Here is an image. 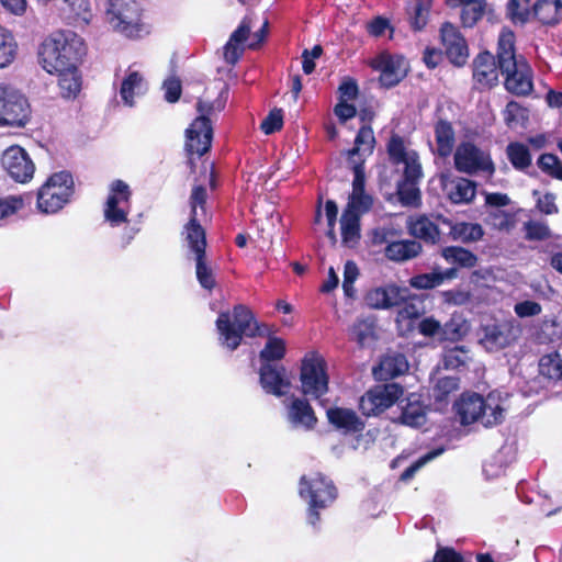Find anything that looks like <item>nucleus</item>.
I'll return each instance as SVG.
<instances>
[{
  "label": "nucleus",
  "mask_w": 562,
  "mask_h": 562,
  "mask_svg": "<svg viewBox=\"0 0 562 562\" xmlns=\"http://www.w3.org/2000/svg\"><path fill=\"white\" fill-rule=\"evenodd\" d=\"M85 54L83 40L71 31H59L47 36L38 47L41 67L49 75L79 65Z\"/></svg>",
  "instance_id": "nucleus-1"
},
{
  "label": "nucleus",
  "mask_w": 562,
  "mask_h": 562,
  "mask_svg": "<svg viewBox=\"0 0 562 562\" xmlns=\"http://www.w3.org/2000/svg\"><path fill=\"white\" fill-rule=\"evenodd\" d=\"M515 35L502 30L497 43L498 68L505 75L506 89L515 94H528L532 90L531 69L522 56L515 53Z\"/></svg>",
  "instance_id": "nucleus-2"
},
{
  "label": "nucleus",
  "mask_w": 562,
  "mask_h": 562,
  "mask_svg": "<svg viewBox=\"0 0 562 562\" xmlns=\"http://www.w3.org/2000/svg\"><path fill=\"white\" fill-rule=\"evenodd\" d=\"M225 101L217 97L214 100L201 99L196 104L199 116L187 130V149L199 156L204 155L211 147L213 130L211 117L221 112Z\"/></svg>",
  "instance_id": "nucleus-3"
},
{
  "label": "nucleus",
  "mask_w": 562,
  "mask_h": 562,
  "mask_svg": "<svg viewBox=\"0 0 562 562\" xmlns=\"http://www.w3.org/2000/svg\"><path fill=\"white\" fill-rule=\"evenodd\" d=\"M457 412L463 425L479 422L491 427L504 418V407L495 393H490L485 398L477 394L464 395L457 404Z\"/></svg>",
  "instance_id": "nucleus-4"
},
{
  "label": "nucleus",
  "mask_w": 562,
  "mask_h": 562,
  "mask_svg": "<svg viewBox=\"0 0 562 562\" xmlns=\"http://www.w3.org/2000/svg\"><path fill=\"white\" fill-rule=\"evenodd\" d=\"M216 328L221 345L229 350H235L240 345L243 336L254 337L258 331L251 312L243 305L236 306L232 314L221 313L216 319Z\"/></svg>",
  "instance_id": "nucleus-5"
},
{
  "label": "nucleus",
  "mask_w": 562,
  "mask_h": 562,
  "mask_svg": "<svg viewBox=\"0 0 562 562\" xmlns=\"http://www.w3.org/2000/svg\"><path fill=\"white\" fill-rule=\"evenodd\" d=\"M108 23L127 37H140L148 30L142 22V10L135 0H110Z\"/></svg>",
  "instance_id": "nucleus-6"
},
{
  "label": "nucleus",
  "mask_w": 562,
  "mask_h": 562,
  "mask_svg": "<svg viewBox=\"0 0 562 562\" xmlns=\"http://www.w3.org/2000/svg\"><path fill=\"white\" fill-rule=\"evenodd\" d=\"M74 193V179L68 171L53 173L37 193V207L42 213H56L67 204Z\"/></svg>",
  "instance_id": "nucleus-7"
},
{
  "label": "nucleus",
  "mask_w": 562,
  "mask_h": 562,
  "mask_svg": "<svg viewBox=\"0 0 562 562\" xmlns=\"http://www.w3.org/2000/svg\"><path fill=\"white\" fill-rule=\"evenodd\" d=\"M299 493L310 504L308 520L312 525H316L319 519L316 510L325 508L336 498V488L321 473L303 475L300 480Z\"/></svg>",
  "instance_id": "nucleus-8"
},
{
  "label": "nucleus",
  "mask_w": 562,
  "mask_h": 562,
  "mask_svg": "<svg viewBox=\"0 0 562 562\" xmlns=\"http://www.w3.org/2000/svg\"><path fill=\"white\" fill-rule=\"evenodd\" d=\"M30 117L27 98L11 86L0 85V126L23 127Z\"/></svg>",
  "instance_id": "nucleus-9"
},
{
  "label": "nucleus",
  "mask_w": 562,
  "mask_h": 562,
  "mask_svg": "<svg viewBox=\"0 0 562 562\" xmlns=\"http://www.w3.org/2000/svg\"><path fill=\"white\" fill-rule=\"evenodd\" d=\"M132 192L123 180H114L109 186V193L103 207L104 221L110 226H120L127 222L131 212Z\"/></svg>",
  "instance_id": "nucleus-10"
},
{
  "label": "nucleus",
  "mask_w": 562,
  "mask_h": 562,
  "mask_svg": "<svg viewBox=\"0 0 562 562\" xmlns=\"http://www.w3.org/2000/svg\"><path fill=\"white\" fill-rule=\"evenodd\" d=\"M205 189L202 186H195L191 193L190 221L184 228L186 240L195 256H199L200 249L203 254H205V233L200 225L201 217L205 215Z\"/></svg>",
  "instance_id": "nucleus-11"
},
{
  "label": "nucleus",
  "mask_w": 562,
  "mask_h": 562,
  "mask_svg": "<svg viewBox=\"0 0 562 562\" xmlns=\"http://www.w3.org/2000/svg\"><path fill=\"white\" fill-rule=\"evenodd\" d=\"M302 392L314 398H319L328 390V376L325 371V361L322 357L312 355L306 357L301 369Z\"/></svg>",
  "instance_id": "nucleus-12"
},
{
  "label": "nucleus",
  "mask_w": 562,
  "mask_h": 562,
  "mask_svg": "<svg viewBox=\"0 0 562 562\" xmlns=\"http://www.w3.org/2000/svg\"><path fill=\"white\" fill-rule=\"evenodd\" d=\"M456 169L463 173L484 171L492 173L494 166L490 155L471 142L461 143L454 153Z\"/></svg>",
  "instance_id": "nucleus-13"
},
{
  "label": "nucleus",
  "mask_w": 562,
  "mask_h": 562,
  "mask_svg": "<svg viewBox=\"0 0 562 562\" xmlns=\"http://www.w3.org/2000/svg\"><path fill=\"white\" fill-rule=\"evenodd\" d=\"M403 395V389L395 383L376 385L360 398V409L367 416L378 415L391 407Z\"/></svg>",
  "instance_id": "nucleus-14"
},
{
  "label": "nucleus",
  "mask_w": 562,
  "mask_h": 562,
  "mask_svg": "<svg viewBox=\"0 0 562 562\" xmlns=\"http://www.w3.org/2000/svg\"><path fill=\"white\" fill-rule=\"evenodd\" d=\"M3 170L16 182L26 183L32 180L35 166L29 154L20 146H10L1 155Z\"/></svg>",
  "instance_id": "nucleus-15"
},
{
  "label": "nucleus",
  "mask_w": 562,
  "mask_h": 562,
  "mask_svg": "<svg viewBox=\"0 0 562 562\" xmlns=\"http://www.w3.org/2000/svg\"><path fill=\"white\" fill-rule=\"evenodd\" d=\"M483 194L486 207L485 223L498 231H509L515 224V216L504 207L510 204V198L498 192H484Z\"/></svg>",
  "instance_id": "nucleus-16"
},
{
  "label": "nucleus",
  "mask_w": 562,
  "mask_h": 562,
  "mask_svg": "<svg viewBox=\"0 0 562 562\" xmlns=\"http://www.w3.org/2000/svg\"><path fill=\"white\" fill-rule=\"evenodd\" d=\"M369 65L380 71V82L385 87L397 85L407 72V64L402 56L383 52L372 58Z\"/></svg>",
  "instance_id": "nucleus-17"
},
{
  "label": "nucleus",
  "mask_w": 562,
  "mask_h": 562,
  "mask_svg": "<svg viewBox=\"0 0 562 562\" xmlns=\"http://www.w3.org/2000/svg\"><path fill=\"white\" fill-rule=\"evenodd\" d=\"M389 155L396 165H404V180L419 181L423 177V169L419 157L415 150L405 147L402 138L393 136L387 146Z\"/></svg>",
  "instance_id": "nucleus-18"
},
{
  "label": "nucleus",
  "mask_w": 562,
  "mask_h": 562,
  "mask_svg": "<svg viewBox=\"0 0 562 562\" xmlns=\"http://www.w3.org/2000/svg\"><path fill=\"white\" fill-rule=\"evenodd\" d=\"M518 329L513 322L492 323L482 327L480 342L488 351H498L517 338Z\"/></svg>",
  "instance_id": "nucleus-19"
},
{
  "label": "nucleus",
  "mask_w": 562,
  "mask_h": 562,
  "mask_svg": "<svg viewBox=\"0 0 562 562\" xmlns=\"http://www.w3.org/2000/svg\"><path fill=\"white\" fill-rule=\"evenodd\" d=\"M408 295L409 290L407 288L387 284L369 291L366 295V301L370 307L384 310L398 305L406 300Z\"/></svg>",
  "instance_id": "nucleus-20"
},
{
  "label": "nucleus",
  "mask_w": 562,
  "mask_h": 562,
  "mask_svg": "<svg viewBox=\"0 0 562 562\" xmlns=\"http://www.w3.org/2000/svg\"><path fill=\"white\" fill-rule=\"evenodd\" d=\"M441 40L449 59L454 65H463L467 61L469 52L465 40L457 27L450 23H445L441 27Z\"/></svg>",
  "instance_id": "nucleus-21"
},
{
  "label": "nucleus",
  "mask_w": 562,
  "mask_h": 562,
  "mask_svg": "<svg viewBox=\"0 0 562 562\" xmlns=\"http://www.w3.org/2000/svg\"><path fill=\"white\" fill-rule=\"evenodd\" d=\"M328 423L338 431L349 435L363 430L364 423L355 411L346 407H329L326 411Z\"/></svg>",
  "instance_id": "nucleus-22"
},
{
  "label": "nucleus",
  "mask_w": 562,
  "mask_h": 562,
  "mask_svg": "<svg viewBox=\"0 0 562 562\" xmlns=\"http://www.w3.org/2000/svg\"><path fill=\"white\" fill-rule=\"evenodd\" d=\"M260 384L262 389L278 397L288 393L291 382L283 368H278L270 363H265L260 368Z\"/></svg>",
  "instance_id": "nucleus-23"
},
{
  "label": "nucleus",
  "mask_w": 562,
  "mask_h": 562,
  "mask_svg": "<svg viewBox=\"0 0 562 562\" xmlns=\"http://www.w3.org/2000/svg\"><path fill=\"white\" fill-rule=\"evenodd\" d=\"M252 20L249 16L243 19L238 27L232 33L224 47V58L229 64H235L248 47L247 40H250Z\"/></svg>",
  "instance_id": "nucleus-24"
},
{
  "label": "nucleus",
  "mask_w": 562,
  "mask_h": 562,
  "mask_svg": "<svg viewBox=\"0 0 562 562\" xmlns=\"http://www.w3.org/2000/svg\"><path fill=\"white\" fill-rule=\"evenodd\" d=\"M147 88L144 75L128 68L121 83L120 97L125 105L133 106L136 99L146 93Z\"/></svg>",
  "instance_id": "nucleus-25"
},
{
  "label": "nucleus",
  "mask_w": 562,
  "mask_h": 562,
  "mask_svg": "<svg viewBox=\"0 0 562 562\" xmlns=\"http://www.w3.org/2000/svg\"><path fill=\"white\" fill-rule=\"evenodd\" d=\"M53 75L57 78L59 94L64 99H75L79 94L82 78L78 65L65 68L60 72H54Z\"/></svg>",
  "instance_id": "nucleus-26"
},
{
  "label": "nucleus",
  "mask_w": 562,
  "mask_h": 562,
  "mask_svg": "<svg viewBox=\"0 0 562 562\" xmlns=\"http://www.w3.org/2000/svg\"><path fill=\"white\" fill-rule=\"evenodd\" d=\"M288 420L293 427L312 429L317 418L311 405L301 398H295L288 407Z\"/></svg>",
  "instance_id": "nucleus-27"
},
{
  "label": "nucleus",
  "mask_w": 562,
  "mask_h": 562,
  "mask_svg": "<svg viewBox=\"0 0 562 562\" xmlns=\"http://www.w3.org/2000/svg\"><path fill=\"white\" fill-rule=\"evenodd\" d=\"M473 77L483 87H491L497 82L498 68L491 53H482L474 59Z\"/></svg>",
  "instance_id": "nucleus-28"
},
{
  "label": "nucleus",
  "mask_w": 562,
  "mask_h": 562,
  "mask_svg": "<svg viewBox=\"0 0 562 562\" xmlns=\"http://www.w3.org/2000/svg\"><path fill=\"white\" fill-rule=\"evenodd\" d=\"M60 12L77 23L88 24L93 16L89 0H60Z\"/></svg>",
  "instance_id": "nucleus-29"
},
{
  "label": "nucleus",
  "mask_w": 562,
  "mask_h": 562,
  "mask_svg": "<svg viewBox=\"0 0 562 562\" xmlns=\"http://www.w3.org/2000/svg\"><path fill=\"white\" fill-rule=\"evenodd\" d=\"M408 370V362L401 353H391L383 357L374 374L378 379H392L405 373Z\"/></svg>",
  "instance_id": "nucleus-30"
},
{
  "label": "nucleus",
  "mask_w": 562,
  "mask_h": 562,
  "mask_svg": "<svg viewBox=\"0 0 562 562\" xmlns=\"http://www.w3.org/2000/svg\"><path fill=\"white\" fill-rule=\"evenodd\" d=\"M447 194L454 204H468L475 198L476 184L469 179L458 178L447 187Z\"/></svg>",
  "instance_id": "nucleus-31"
},
{
  "label": "nucleus",
  "mask_w": 562,
  "mask_h": 562,
  "mask_svg": "<svg viewBox=\"0 0 562 562\" xmlns=\"http://www.w3.org/2000/svg\"><path fill=\"white\" fill-rule=\"evenodd\" d=\"M426 407L414 395L406 400V404L402 405V414L400 422L409 427H420L426 423Z\"/></svg>",
  "instance_id": "nucleus-32"
},
{
  "label": "nucleus",
  "mask_w": 562,
  "mask_h": 562,
  "mask_svg": "<svg viewBox=\"0 0 562 562\" xmlns=\"http://www.w3.org/2000/svg\"><path fill=\"white\" fill-rule=\"evenodd\" d=\"M407 228L413 236L424 239L425 241L434 244L439 238V231L436 224L423 215L409 217Z\"/></svg>",
  "instance_id": "nucleus-33"
},
{
  "label": "nucleus",
  "mask_w": 562,
  "mask_h": 562,
  "mask_svg": "<svg viewBox=\"0 0 562 562\" xmlns=\"http://www.w3.org/2000/svg\"><path fill=\"white\" fill-rule=\"evenodd\" d=\"M341 243L344 246L352 248L360 239V217L350 214V211H344L340 218Z\"/></svg>",
  "instance_id": "nucleus-34"
},
{
  "label": "nucleus",
  "mask_w": 562,
  "mask_h": 562,
  "mask_svg": "<svg viewBox=\"0 0 562 562\" xmlns=\"http://www.w3.org/2000/svg\"><path fill=\"white\" fill-rule=\"evenodd\" d=\"M422 246L415 240H400L391 243L385 249V256L394 261H404L416 257Z\"/></svg>",
  "instance_id": "nucleus-35"
},
{
  "label": "nucleus",
  "mask_w": 562,
  "mask_h": 562,
  "mask_svg": "<svg viewBox=\"0 0 562 562\" xmlns=\"http://www.w3.org/2000/svg\"><path fill=\"white\" fill-rule=\"evenodd\" d=\"M437 154L447 157L452 153L454 146V132L450 123L440 121L435 126Z\"/></svg>",
  "instance_id": "nucleus-36"
},
{
  "label": "nucleus",
  "mask_w": 562,
  "mask_h": 562,
  "mask_svg": "<svg viewBox=\"0 0 562 562\" xmlns=\"http://www.w3.org/2000/svg\"><path fill=\"white\" fill-rule=\"evenodd\" d=\"M441 256L448 263L461 268H473L477 262V257L472 251L458 246L442 248Z\"/></svg>",
  "instance_id": "nucleus-37"
},
{
  "label": "nucleus",
  "mask_w": 562,
  "mask_h": 562,
  "mask_svg": "<svg viewBox=\"0 0 562 562\" xmlns=\"http://www.w3.org/2000/svg\"><path fill=\"white\" fill-rule=\"evenodd\" d=\"M450 235L454 240L473 243L482 239L484 231L477 223L460 222L451 227Z\"/></svg>",
  "instance_id": "nucleus-38"
},
{
  "label": "nucleus",
  "mask_w": 562,
  "mask_h": 562,
  "mask_svg": "<svg viewBox=\"0 0 562 562\" xmlns=\"http://www.w3.org/2000/svg\"><path fill=\"white\" fill-rule=\"evenodd\" d=\"M532 14L543 24H555L561 19V10L554 0H537Z\"/></svg>",
  "instance_id": "nucleus-39"
},
{
  "label": "nucleus",
  "mask_w": 562,
  "mask_h": 562,
  "mask_svg": "<svg viewBox=\"0 0 562 562\" xmlns=\"http://www.w3.org/2000/svg\"><path fill=\"white\" fill-rule=\"evenodd\" d=\"M18 43L12 33L0 27V68L9 66L16 57Z\"/></svg>",
  "instance_id": "nucleus-40"
},
{
  "label": "nucleus",
  "mask_w": 562,
  "mask_h": 562,
  "mask_svg": "<svg viewBox=\"0 0 562 562\" xmlns=\"http://www.w3.org/2000/svg\"><path fill=\"white\" fill-rule=\"evenodd\" d=\"M539 372L548 380L558 381L562 378V359L558 352H551L541 357Z\"/></svg>",
  "instance_id": "nucleus-41"
},
{
  "label": "nucleus",
  "mask_w": 562,
  "mask_h": 562,
  "mask_svg": "<svg viewBox=\"0 0 562 562\" xmlns=\"http://www.w3.org/2000/svg\"><path fill=\"white\" fill-rule=\"evenodd\" d=\"M442 361L446 369L457 370L471 361L470 351L463 346H456L443 352Z\"/></svg>",
  "instance_id": "nucleus-42"
},
{
  "label": "nucleus",
  "mask_w": 562,
  "mask_h": 562,
  "mask_svg": "<svg viewBox=\"0 0 562 562\" xmlns=\"http://www.w3.org/2000/svg\"><path fill=\"white\" fill-rule=\"evenodd\" d=\"M195 276L202 288L212 290L215 286L213 270L201 249L199 256H195Z\"/></svg>",
  "instance_id": "nucleus-43"
},
{
  "label": "nucleus",
  "mask_w": 562,
  "mask_h": 562,
  "mask_svg": "<svg viewBox=\"0 0 562 562\" xmlns=\"http://www.w3.org/2000/svg\"><path fill=\"white\" fill-rule=\"evenodd\" d=\"M419 181L402 180L397 186L400 201L406 206H416L420 201Z\"/></svg>",
  "instance_id": "nucleus-44"
},
{
  "label": "nucleus",
  "mask_w": 562,
  "mask_h": 562,
  "mask_svg": "<svg viewBox=\"0 0 562 562\" xmlns=\"http://www.w3.org/2000/svg\"><path fill=\"white\" fill-rule=\"evenodd\" d=\"M374 142H375V139H374L372 128L369 126H362L357 134V137L355 140V145H356L355 148H352L348 153L350 158H352L353 156H356L358 154H361V155L371 154L373 150Z\"/></svg>",
  "instance_id": "nucleus-45"
},
{
  "label": "nucleus",
  "mask_w": 562,
  "mask_h": 562,
  "mask_svg": "<svg viewBox=\"0 0 562 562\" xmlns=\"http://www.w3.org/2000/svg\"><path fill=\"white\" fill-rule=\"evenodd\" d=\"M487 11L486 0L474 1V4L464 7L461 11V21L465 27L474 26Z\"/></svg>",
  "instance_id": "nucleus-46"
},
{
  "label": "nucleus",
  "mask_w": 562,
  "mask_h": 562,
  "mask_svg": "<svg viewBox=\"0 0 562 562\" xmlns=\"http://www.w3.org/2000/svg\"><path fill=\"white\" fill-rule=\"evenodd\" d=\"M507 156L513 166L517 169L527 168L531 162V157L527 146L519 143L508 145Z\"/></svg>",
  "instance_id": "nucleus-47"
},
{
  "label": "nucleus",
  "mask_w": 562,
  "mask_h": 562,
  "mask_svg": "<svg viewBox=\"0 0 562 562\" xmlns=\"http://www.w3.org/2000/svg\"><path fill=\"white\" fill-rule=\"evenodd\" d=\"M374 334V323L370 318L358 319L351 329V336L360 345H366L372 340Z\"/></svg>",
  "instance_id": "nucleus-48"
},
{
  "label": "nucleus",
  "mask_w": 562,
  "mask_h": 562,
  "mask_svg": "<svg viewBox=\"0 0 562 562\" xmlns=\"http://www.w3.org/2000/svg\"><path fill=\"white\" fill-rule=\"evenodd\" d=\"M285 353V344L281 338L270 337L267 345L260 352V358L265 361L280 360Z\"/></svg>",
  "instance_id": "nucleus-49"
},
{
  "label": "nucleus",
  "mask_w": 562,
  "mask_h": 562,
  "mask_svg": "<svg viewBox=\"0 0 562 562\" xmlns=\"http://www.w3.org/2000/svg\"><path fill=\"white\" fill-rule=\"evenodd\" d=\"M371 196L364 192L351 193L349 202L344 211H350V214L358 215L360 217L371 207Z\"/></svg>",
  "instance_id": "nucleus-50"
},
{
  "label": "nucleus",
  "mask_w": 562,
  "mask_h": 562,
  "mask_svg": "<svg viewBox=\"0 0 562 562\" xmlns=\"http://www.w3.org/2000/svg\"><path fill=\"white\" fill-rule=\"evenodd\" d=\"M530 0H509L508 13L514 22L525 23L529 20L532 11H530Z\"/></svg>",
  "instance_id": "nucleus-51"
},
{
  "label": "nucleus",
  "mask_w": 562,
  "mask_h": 562,
  "mask_svg": "<svg viewBox=\"0 0 562 562\" xmlns=\"http://www.w3.org/2000/svg\"><path fill=\"white\" fill-rule=\"evenodd\" d=\"M459 387L457 378L445 376L437 380L434 386V397L437 401H445L449 394L456 392Z\"/></svg>",
  "instance_id": "nucleus-52"
},
{
  "label": "nucleus",
  "mask_w": 562,
  "mask_h": 562,
  "mask_svg": "<svg viewBox=\"0 0 562 562\" xmlns=\"http://www.w3.org/2000/svg\"><path fill=\"white\" fill-rule=\"evenodd\" d=\"M539 168L551 177L562 180V164L552 154H543L538 159Z\"/></svg>",
  "instance_id": "nucleus-53"
},
{
  "label": "nucleus",
  "mask_w": 562,
  "mask_h": 562,
  "mask_svg": "<svg viewBox=\"0 0 562 562\" xmlns=\"http://www.w3.org/2000/svg\"><path fill=\"white\" fill-rule=\"evenodd\" d=\"M411 286L418 290H429L441 284V278L437 271L418 274L409 279Z\"/></svg>",
  "instance_id": "nucleus-54"
},
{
  "label": "nucleus",
  "mask_w": 562,
  "mask_h": 562,
  "mask_svg": "<svg viewBox=\"0 0 562 562\" xmlns=\"http://www.w3.org/2000/svg\"><path fill=\"white\" fill-rule=\"evenodd\" d=\"M443 452V448L434 449L423 457H420L417 461H415L411 467H408L401 475L403 481H408L414 476V474L422 469L425 464L439 457Z\"/></svg>",
  "instance_id": "nucleus-55"
},
{
  "label": "nucleus",
  "mask_w": 562,
  "mask_h": 562,
  "mask_svg": "<svg viewBox=\"0 0 562 562\" xmlns=\"http://www.w3.org/2000/svg\"><path fill=\"white\" fill-rule=\"evenodd\" d=\"M431 7V0H418L414 8V16L412 18V26L415 30H422L427 23L428 12Z\"/></svg>",
  "instance_id": "nucleus-56"
},
{
  "label": "nucleus",
  "mask_w": 562,
  "mask_h": 562,
  "mask_svg": "<svg viewBox=\"0 0 562 562\" xmlns=\"http://www.w3.org/2000/svg\"><path fill=\"white\" fill-rule=\"evenodd\" d=\"M359 276V269L353 261H347L344 268L342 289L347 296L351 297L355 293L353 282Z\"/></svg>",
  "instance_id": "nucleus-57"
},
{
  "label": "nucleus",
  "mask_w": 562,
  "mask_h": 562,
  "mask_svg": "<svg viewBox=\"0 0 562 562\" xmlns=\"http://www.w3.org/2000/svg\"><path fill=\"white\" fill-rule=\"evenodd\" d=\"M283 125V112L281 109H273L261 123V130L265 134L269 135L279 130Z\"/></svg>",
  "instance_id": "nucleus-58"
},
{
  "label": "nucleus",
  "mask_w": 562,
  "mask_h": 562,
  "mask_svg": "<svg viewBox=\"0 0 562 562\" xmlns=\"http://www.w3.org/2000/svg\"><path fill=\"white\" fill-rule=\"evenodd\" d=\"M23 207V200L20 196L9 195L0 198V218H5Z\"/></svg>",
  "instance_id": "nucleus-59"
},
{
  "label": "nucleus",
  "mask_w": 562,
  "mask_h": 562,
  "mask_svg": "<svg viewBox=\"0 0 562 562\" xmlns=\"http://www.w3.org/2000/svg\"><path fill=\"white\" fill-rule=\"evenodd\" d=\"M420 313V308L416 304L407 303L398 311L396 322L398 326L405 324V327L408 329L411 322L418 318Z\"/></svg>",
  "instance_id": "nucleus-60"
},
{
  "label": "nucleus",
  "mask_w": 562,
  "mask_h": 562,
  "mask_svg": "<svg viewBox=\"0 0 562 562\" xmlns=\"http://www.w3.org/2000/svg\"><path fill=\"white\" fill-rule=\"evenodd\" d=\"M516 315L520 318L537 316L542 312V307L535 301H522L514 306Z\"/></svg>",
  "instance_id": "nucleus-61"
},
{
  "label": "nucleus",
  "mask_w": 562,
  "mask_h": 562,
  "mask_svg": "<svg viewBox=\"0 0 562 562\" xmlns=\"http://www.w3.org/2000/svg\"><path fill=\"white\" fill-rule=\"evenodd\" d=\"M445 303L452 305H463L470 301L471 294L463 289H452L441 293Z\"/></svg>",
  "instance_id": "nucleus-62"
},
{
  "label": "nucleus",
  "mask_w": 562,
  "mask_h": 562,
  "mask_svg": "<svg viewBox=\"0 0 562 562\" xmlns=\"http://www.w3.org/2000/svg\"><path fill=\"white\" fill-rule=\"evenodd\" d=\"M526 236L529 239H546L550 236V229L544 223L528 222L526 224Z\"/></svg>",
  "instance_id": "nucleus-63"
},
{
  "label": "nucleus",
  "mask_w": 562,
  "mask_h": 562,
  "mask_svg": "<svg viewBox=\"0 0 562 562\" xmlns=\"http://www.w3.org/2000/svg\"><path fill=\"white\" fill-rule=\"evenodd\" d=\"M165 98L168 102H176L181 94V83L177 78H169L164 82Z\"/></svg>",
  "instance_id": "nucleus-64"
}]
</instances>
